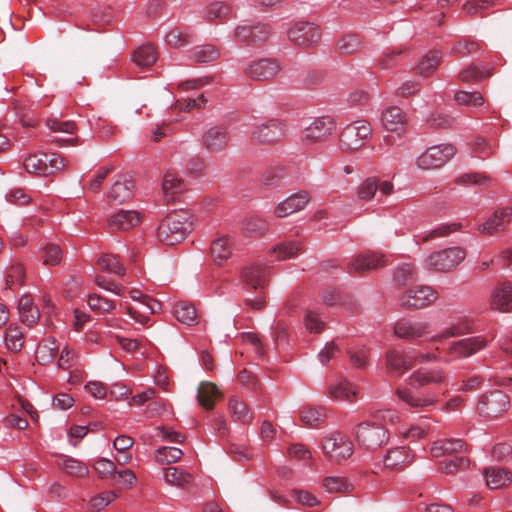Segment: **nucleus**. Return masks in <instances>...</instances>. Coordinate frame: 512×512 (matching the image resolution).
<instances>
[{"label": "nucleus", "mask_w": 512, "mask_h": 512, "mask_svg": "<svg viewBox=\"0 0 512 512\" xmlns=\"http://www.w3.org/2000/svg\"><path fill=\"white\" fill-rule=\"evenodd\" d=\"M193 227V218L188 211H174L169 213L159 224L157 237L166 245H174L183 241Z\"/></svg>", "instance_id": "f257e3e1"}, {"label": "nucleus", "mask_w": 512, "mask_h": 512, "mask_svg": "<svg viewBox=\"0 0 512 512\" xmlns=\"http://www.w3.org/2000/svg\"><path fill=\"white\" fill-rule=\"evenodd\" d=\"M355 436L359 446L367 451H375L389 440V432L384 426L370 422L358 424Z\"/></svg>", "instance_id": "f03ea898"}, {"label": "nucleus", "mask_w": 512, "mask_h": 512, "mask_svg": "<svg viewBox=\"0 0 512 512\" xmlns=\"http://www.w3.org/2000/svg\"><path fill=\"white\" fill-rule=\"evenodd\" d=\"M465 250L460 247H449L432 252L425 260V267L435 272H449L455 269L464 259Z\"/></svg>", "instance_id": "7ed1b4c3"}, {"label": "nucleus", "mask_w": 512, "mask_h": 512, "mask_svg": "<svg viewBox=\"0 0 512 512\" xmlns=\"http://www.w3.org/2000/svg\"><path fill=\"white\" fill-rule=\"evenodd\" d=\"M23 166L28 173L48 176L65 167L64 159L56 153H38L25 158Z\"/></svg>", "instance_id": "20e7f679"}, {"label": "nucleus", "mask_w": 512, "mask_h": 512, "mask_svg": "<svg viewBox=\"0 0 512 512\" xmlns=\"http://www.w3.org/2000/svg\"><path fill=\"white\" fill-rule=\"evenodd\" d=\"M322 450L329 461L336 463L350 458L354 451L352 441L339 431L324 437Z\"/></svg>", "instance_id": "39448f33"}, {"label": "nucleus", "mask_w": 512, "mask_h": 512, "mask_svg": "<svg viewBox=\"0 0 512 512\" xmlns=\"http://www.w3.org/2000/svg\"><path fill=\"white\" fill-rule=\"evenodd\" d=\"M488 341L484 336L477 335L453 341L446 349L445 363L469 358L487 347Z\"/></svg>", "instance_id": "423d86ee"}, {"label": "nucleus", "mask_w": 512, "mask_h": 512, "mask_svg": "<svg viewBox=\"0 0 512 512\" xmlns=\"http://www.w3.org/2000/svg\"><path fill=\"white\" fill-rule=\"evenodd\" d=\"M456 153L452 144H440L427 148L416 158V165L422 170L438 169L447 163Z\"/></svg>", "instance_id": "0eeeda50"}, {"label": "nucleus", "mask_w": 512, "mask_h": 512, "mask_svg": "<svg viewBox=\"0 0 512 512\" xmlns=\"http://www.w3.org/2000/svg\"><path fill=\"white\" fill-rule=\"evenodd\" d=\"M510 399L501 390L491 391L482 395L477 404V412L480 416L493 419L508 410Z\"/></svg>", "instance_id": "6e6552de"}, {"label": "nucleus", "mask_w": 512, "mask_h": 512, "mask_svg": "<svg viewBox=\"0 0 512 512\" xmlns=\"http://www.w3.org/2000/svg\"><path fill=\"white\" fill-rule=\"evenodd\" d=\"M291 43L299 47H312L321 39V30L312 22L300 21L292 24L287 31Z\"/></svg>", "instance_id": "1a4fd4ad"}, {"label": "nucleus", "mask_w": 512, "mask_h": 512, "mask_svg": "<svg viewBox=\"0 0 512 512\" xmlns=\"http://www.w3.org/2000/svg\"><path fill=\"white\" fill-rule=\"evenodd\" d=\"M372 127L366 120H358L346 125L340 135L341 147L345 150H357L371 135Z\"/></svg>", "instance_id": "9d476101"}, {"label": "nucleus", "mask_w": 512, "mask_h": 512, "mask_svg": "<svg viewBox=\"0 0 512 512\" xmlns=\"http://www.w3.org/2000/svg\"><path fill=\"white\" fill-rule=\"evenodd\" d=\"M438 293L430 286H417L407 290L400 298V305L409 309H421L434 303Z\"/></svg>", "instance_id": "9b49d317"}, {"label": "nucleus", "mask_w": 512, "mask_h": 512, "mask_svg": "<svg viewBox=\"0 0 512 512\" xmlns=\"http://www.w3.org/2000/svg\"><path fill=\"white\" fill-rule=\"evenodd\" d=\"M387 262V256L381 251H365L350 261L348 272L352 274L377 270L386 266Z\"/></svg>", "instance_id": "f8f14e48"}, {"label": "nucleus", "mask_w": 512, "mask_h": 512, "mask_svg": "<svg viewBox=\"0 0 512 512\" xmlns=\"http://www.w3.org/2000/svg\"><path fill=\"white\" fill-rule=\"evenodd\" d=\"M336 130V123L333 118L323 116L315 119L308 127L305 128L302 140L306 144L325 141Z\"/></svg>", "instance_id": "ddd939ff"}, {"label": "nucleus", "mask_w": 512, "mask_h": 512, "mask_svg": "<svg viewBox=\"0 0 512 512\" xmlns=\"http://www.w3.org/2000/svg\"><path fill=\"white\" fill-rule=\"evenodd\" d=\"M416 363V357L397 349H391L386 353V369L391 377L400 378L411 370Z\"/></svg>", "instance_id": "4468645a"}, {"label": "nucleus", "mask_w": 512, "mask_h": 512, "mask_svg": "<svg viewBox=\"0 0 512 512\" xmlns=\"http://www.w3.org/2000/svg\"><path fill=\"white\" fill-rule=\"evenodd\" d=\"M409 383L414 387L443 386L447 383V375L443 368L418 369L409 376Z\"/></svg>", "instance_id": "2eb2a0df"}, {"label": "nucleus", "mask_w": 512, "mask_h": 512, "mask_svg": "<svg viewBox=\"0 0 512 512\" xmlns=\"http://www.w3.org/2000/svg\"><path fill=\"white\" fill-rule=\"evenodd\" d=\"M247 77L265 81L274 78L280 71V65L275 59L264 58L251 62L245 67Z\"/></svg>", "instance_id": "dca6fc26"}, {"label": "nucleus", "mask_w": 512, "mask_h": 512, "mask_svg": "<svg viewBox=\"0 0 512 512\" xmlns=\"http://www.w3.org/2000/svg\"><path fill=\"white\" fill-rule=\"evenodd\" d=\"M286 134L285 125L278 120H270L265 124L256 126L252 132V139L262 144H273L280 141Z\"/></svg>", "instance_id": "f3484780"}, {"label": "nucleus", "mask_w": 512, "mask_h": 512, "mask_svg": "<svg viewBox=\"0 0 512 512\" xmlns=\"http://www.w3.org/2000/svg\"><path fill=\"white\" fill-rule=\"evenodd\" d=\"M230 141L226 127L215 125L207 129L202 136L204 148L211 153H219L228 147Z\"/></svg>", "instance_id": "a211bd4d"}, {"label": "nucleus", "mask_w": 512, "mask_h": 512, "mask_svg": "<svg viewBox=\"0 0 512 512\" xmlns=\"http://www.w3.org/2000/svg\"><path fill=\"white\" fill-rule=\"evenodd\" d=\"M430 332V324L427 322L401 319L394 326V333L397 337L409 341L416 340Z\"/></svg>", "instance_id": "6ab92c4d"}, {"label": "nucleus", "mask_w": 512, "mask_h": 512, "mask_svg": "<svg viewBox=\"0 0 512 512\" xmlns=\"http://www.w3.org/2000/svg\"><path fill=\"white\" fill-rule=\"evenodd\" d=\"M270 33L271 30L268 24L243 25L236 29L237 39L247 45L264 43L269 38Z\"/></svg>", "instance_id": "aec40b11"}, {"label": "nucleus", "mask_w": 512, "mask_h": 512, "mask_svg": "<svg viewBox=\"0 0 512 512\" xmlns=\"http://www.w3.org/2000/svg\"><path fill=\"white\" fill-rule=\"evenodd\" d=\"M134 182L128 175L117 176L108 192V200L112 203L123 204L134 195Z\"/></svg>", "instance_id": "412c9836"}, {"label": "nucleus", "mask_w": 512, "mask_h": 512, "mask_svg": "<svg viewBox=\"0 0 512 512\" xmlns=\"http://www.w3.org/2000/svg\"><path fill=\"white\" fill-rule=\"evenodd\" d=\"M310 199L311 197L309 193L307 191L301 190L280 202L275 208V213L280 218L289 216L304 209L310 202Z\"/></svg>", "instance_id": "4be33fe9"}, {"label": "nucleus", "mask_w": 512, "mask_h": 512, "mask_svg": "<svg viewBox=\"0 0 512 512\" xmlns=\"http://www.w3.org/2000/svg\"><path fill=\"white\" fill-rule=\"evenodd\" d=\"M512 220V208L497 209L480 227L481 233L493 235L505 230Z\"/></svg>", "instance_id": "5701e85b"}, {"label": "nucleus", "mask_w": 512, "mask_h": 512, "mask_svg": "<svg viewBox=\"0 0 512 512\" xmlns=\"http://www.w3.org/2000/svg\"><path fill=\"white\" fill-rule=\"evenodd\" d=\"M381 122L386 130L398 134L403 133L407 126L406 114L396 106L388 107L382 112Z\"/></svg>", "instance_id": "b1692460"}, {"label": "nucleus", "mask_w": 512, "mask_h": 512, "mask_svg": "<svg viewBox=\"0 0 512 512\" xmlns=\"http://www.w3.org/2000/svg\"><path fill=\"white\" fill-rule=\"evenodd\" d=\"M141 221V215L135 210H119L108 220V227L111 231L129 230Z\"/></svg>", "instance_id": "393cba45"}, {"label": "nucleus", "mask_w": 512, "mask_h": 512, "mask_svg": "<svg viewBox=\"0 0 512 512\" xmlns=\"http://www.w3.org/2000/svg\"><path fill=\"white\" fill-rule=\"evenodd\" d=\"M398 398L411 408H424L434 405L437 402V396L434 393L415 395L406 387H399L396 390Z\"/></svg>", "instance_id": "a878e982"}, {"label": "nucleus", "mask_w": 512, "mask_h": 512, "mask_svg": "<svg viewBox=\"0 0 512 512\" xmlns=\"http://www.w3.org/2000/svg\"><path fill=\"white\" fill-rule=\"evenodd\" d=\"M491 306L500 312L512 310V282H504L495 288L492 294Z\"/></svg>", "instance_id": "bb28decb"}, {"label": "nucleus", "mask_w": 512, "mask_h": 512, "mask_svg": "<svg viewBox=\"0 0 512 512\" xmlns=\"http://www.w3.org/2000/svg\"><path fill=\"white\" fill-rule=\"evenodd\" d=\"M413 454H411L409 448L406 447H395L388 450L384 456V466L391 469H402L407 464L413 461Z\"/></svg>", "instance_id": "cd10ccee"}, {"label": "nucleus", "mask_w": 512, "mask_h": 512, "mask_svg": "<svg viewBox=\"0 0 512 512\" xmlns=\"http://www.w3.org/2000/svg\"><path fill=\"white\" fill-rule=\"evenodd\" d=\"M233 241L228 236H222L212 241L210 253L214 262L222 265L232 255Z\"/></svg>", "instance_id": "c85d7f7f"}, {"label": "nucleus", "mask_w": 512, "mask_h": 512, "mask_svg": "<svg viewBox=\"0 0 512 512\" xmlns=\"http://www.w3.org/2000/svg\"><path fill=\"white\" fill-rule=\"evenodd\" d=\"M486 484L490 489H499L512 481V473L502 467H490L484 471Z\"/></svg>", "instance_id": "c756f323"}, {"label": "nucleus", "mask_w": 512, "mask_h": 512, "mask_svg": "<svg viewBox=\"0 0 512 512\" xmlns=\"http://www.w3.org/2000/svg\"><path fill=\"white\" fill-rule=\"evenodd\" d=\"M466 444L461 439H442L435 441L431 447V455L439 458L456 452L465 450Z\"/></svg>", "instance_id": "7c9ffc66"}, {"label": "nucleus", "mask_w": 512, "mask_h": 512, "mask_svg": "<svg viewBox=\"0 0 512 512\" xmlns=\"http://www.w3.org/2000/svg\"><path fill=\"white\" fill-rule=\"evenodd\" d=\"M221 393L218 387L212 382H202L198 388L197 401L207 410H212L215 406V399L220 398Z\"/></svg>", "instance_id": "2f4dec72"}, {"label": "nucleus", "mask_w": 512, "mask_h": 512, "mask_svg": "<svg viewBox=\"0 0 512 512\" xmlns=\"http://www.w3.org/2000/svg\"><path fill=\"white\" fill-rule=\"evenodd\" d=\"M336 50L341 55H352L359 52L363 46V39L355 33L342 35L336 41Z\"/></svg>", "instance_id": "473e14b6"}, {"label": "nucleus", "mask_w": 512, "mask_h": 512, "mask_svg": "<svg viewBox=\"0 0 512 512\" xmlns=\"http://www.w3.org/2000/svg\"><path fill=\"white\" fill-rule=\"evenodd\" d=\"M18 311L21 321L27 326L35 324L40 317L38 308L34 306L32 298L28 295H23L19 299Z\"/></svg>", "instance_id": "72a5a7b5"}, {"label": "nucleus", "mask_w": 512, "mask_h": 512, "mask_svg": "<svg viewBox=\"0 0 512 512\" xmlns=\"http://www.w3.org/2000/svg\"><path fill=\"white\" fill-rule=\"evenodd\" d=\"M266 277V267L259 264L247 266L242 271V280L253 289L264 286Z\"/></svg>", "instance_id": "f704fd0d"}, {"label": "nucleus", "mask_w": 512, "mask_h": 512, "mask_svg": "<svg viewBox=\"0 0 512 512\" xmlns=\"http://www.w3.org/2000/svg\"><path fill=\"white\" fill-rule=\"evenodd\" d=\"M493 67L489 65L477 66V65H469L465 69L459 72L458 78L460 81L468 83V82H477L482 79L488 78L493 75Z\"/></svg>", "instance_id": "c9c22d12"}, {"label": "nucleus", "mask_w": 512, "mask_h": 512, "mask_svg": "<svg viewBox=\"0 0 512 512\" xmlns=\"http://www.w3.org/2000/svg\"><path fill=\"white\" fill-rule=\"evenodd\" d=\"M229 411L234 421L242 424H250L252 422L253 416L250 413L247 404L238 397L230 398Z\"/></svg>", "instance_id": "e433bc0d"}, {"label": "nucleus", "mask_w": 512, "mask_h": 512, "mask_svg": "<svg viewBox=\"0 0 512 512\" xmlns=\"http://www.w3.org/2000/svg\"><path fill=\"white\" fill-rule=\"evenodd\" d=\"M133 62L139 67L152 66L157 60V52L153 45L138 47L132 54Z\"/></svg>", "instance_id": "4c0bfd02"}, {"label": "nucleus", "mask_w": 512, "mask_h": 512, "mask_svg": "<svg viewBox=\"0 0 512 512\" xmlns=\"http://www.w3.org/2000/svg\"><path fill=\"white\" fill-rule=\"evenodd\" d=\"M192 475L178 467H168L164 469V480L167 484L177 487H184L191 483Z\"/></svg>", "instance_id": "58836bf2"}, {"label": "nucleus", "mask_w": 512, "mask_h": 512, "mask_svg": "<svg viewBox=\"0 0 512 512\" xmlns=\"http://www.w3.org/2000/svg\"><path fill=\"white\" fill-rule=\"evenodd\" d=\"M174 316L175 318L188 326H193L197 324V312L195 307L187 302H180L174 306Z\"/></svg>", "instance_id": "ea45409f"}, {"label": "nucleus", "mask_w": 512, "mask_h": 512, "mask_svg": "<svg viewBox=\"0 0 512 512\" xmlns=\"http://www.w3.org/2000/svg\"><path fill=\"white\" fill-rule=\"evenodd\" d=\"M471 331V324L468 320L462 319L453 323L450 327L431 338L432 342H440L443 339L457 337Z\"/></svg>", "instance_id": "a19ab883"}, {"label": "nucleus", "mask_w": 512, "mask_h": 512, "mask_svg": "<svg viewBox=\"0 0 512 512\" xmlns=\"http://www.w3.org/2000/svg\"><path fill=\"white\" fill-rule=\"evenodd\" d=\"M99 267L108 273H112L114 275L123 277L125 275L126 269L124 265L120 262L117 255L113 254H103L98 259Z\"/></svg>", "instance_id": "79ce46f5"}, {"label": "nucleus", "mask_w": 512, "mask_h": 512, "mask_svg": "<svg viewBox=\"0 0 512 512\" xmlns=\"http://www.w3.org/2000/svg\"><path fill=\"white\" fill-rule=\"evenodd\" d=\"M59 353V347L56 345L54 338L46 339L39 345L36 351V358L39 363L47 364L52 362Z\"/></svg>", "instance_id": "37998d69"}, {"label": "nucleus", "mask_w": 512, "mask_h": 512, "mask_svg": "<svg viewBox=\"0 0 512 512\" xmlns=\"http://www.w3.org/2000/svg\"><path fill=\"white\" fill-rule=\"evenodd\" d=\"M184 183L177 173L168 171L165 173L162 182V190L167 198H172L175 194L182 192Z\"/></svg>", "instance_id": "c03bdc74"}, {"label": "nucleus", "mask_w": 512, "mask_h": 512, "mask_svg": "<svg viewBox=\"0 0 512 512\" xmlns=\"http://www.w3.org/2000/svg\"><path fill=\"white\" fill-rule=\"evenodd\" d=\"M301 245L297 241H285L277 244L272 249V255L279 261L290 259L298 255Z\"/></svg>", "instance_id": "a18cd8bd"}, {"label": "nucleus", "mask_w": 512, "mask_h": 512, "mask_svg": "<svg viewBox=\"0 0 512 512\" xmlns=\"http://www.w3.org/2000/svg\"><path fill=\"white\" fill-rule=\"evenodd\" d=\"M220 56L218 49L211 44L199 45L193 48L192 58L198 63H210Z\"/></svg>", "instance_id": "49530a36"}, {"label": "nucleus", "mask_w": 512, "mask_h": 512, "mask_svg": "<svg viewBox=\"0 0 512 512\" xmlns=\"http://www.w3.org/2000/svg\"><path fill=\"white\" fill-rule=\"evenodd\" d=\"M326 419L324 407H308L301 411V420L309 427H317Z\"/></svg>", "instance_id": "de8ad7c7"}, {"label": "nucleus", "mask_w": 512, "mask_h": 512, "mask_svg": "<svg viewBox=\"0 0 512 512\" xmlns=\"http://www.w3.org/2000/svg\"><path fill=\"white\" fill-rule=\"evenodd\" d=\"M25 271L21 264H13L6 270L5 285L7 289H14L24 283Z\"/></svg>", "instance_id": "09e8293b"}, {"label": "nucleus", "mask_w": 512, "mask_h": 512, "mask_svg": "<svg viewBox=\"0 0 512 512\" xmlns=\"http://www.w3.org/2000/svg\"><path fill=\"white\" fill-rule=\"evenodd\" d=\"M182 455L183 452L179 448L162 446L156 450L155 460L161 465H168L176 463L182 457Z\"/></svg>", "instance_id": "8fccbe9b"}, {"label": "nucleus", "mask_w": 512, "mask_h": 512, "mask_svg": "<svg viewBox=\"0 0 512 512\" xmlns=\"http://www.w3.org/2000/svg\"><path fill=\"white\" fill-rule=\"evenodd\" d=\"M88 305L93 311L99 313H109L116 308L114 301L96 293L89 295Z\"/></svg>", "instance_id": "3c124183"}, {"label": "nucleus", "mask_w": 512, "mask_h": 512, "mask_svg": "<svg viewBox=\"0 0 512 512\" xmlns=\"http://www.w3.org/2000/svg\"><path fill=\"white\" fill-rule=\"evenodd\" d=\"M62 468L66 474L74 477H85L89 473L88 466L72 457H66L63 460Z\"/></svg>", "instance_id": "603ef678"}, {"label": "nucleus", "mask_w": 512, "mask_h": 512, "mask_svg": "<svg viewBox=\"0 0 512 512\" xmlns=\"http://www.w3.org/2000/svg\"><path fill=\"white\" fill-rule=\"evenodd\" d=\"M378 191V179L368 177L357 188V196L361 200H371Z\"/></svg>", "instance_id": "864d4df0"}, {"label": "nucleus", "mask_w": 512, "mask_h": 512, "mask_svg": "<svg viewBox=\"0 0 512 512\" xmlns=\"http://www.w3.org/2000/svg\"><path fill=\"white\" fill-rule=\"evenodd\" d=\"M454 99L458 104L468 105L472 107H478L483 105L484 98L479 92H467V91H457L454 95Z\"/></svg>", "instance_id": "5fc2aeb1"}, {"label": "nucleus", "mask_w": 512, "mask_h": 512, "mask_svg": "<svg viewBox=\"0 0 512 512\" xmlns=\"http://www.w3.org/2000/svg\"><path fill=\"white\" fill-rule=\"evenodd\" d=\"M330 394L334 399L348 400L356 395V390L350 382L342 380L338 384L331 386Z\"/></svg>", "instance_id": "6e6d98bb"}, {"label": "nucleus", "mask_w": 512, "mask_h": 512, "mask_svg": "<svg viewBox=\"0 0 512 512\" xmlns=\"http://www.w3.org/2000/svg\"><path fill=\"white\" fill-rule=\"evenodd\" d=\"M441 56L438 52H431L418 64V73L422 76L430 75L440 64Z\"/></svg>", "instance_id": "4d7b16f0"}, {"label": "nucleus", "mask_w": 512, "mask_h": 512, "mask_svg": "<svg viewBox=\"0 0 512 512\" xmlns=\"http://www.w3.org/2000/svg\"><path fill=\"white\" fill-rule=\"evenodd\" d=\"M454 182L457 185H487L491 182V179L484 173L471 172L459 175L458 177L455 178Z\"/></svg>", "instance_id": "13d9d810"}, {"label": "nucleus", "mask_w": 512, "mask_h": 512, "mask_svg": "<svg viewBox=\"0 0 512 512\" xmlns=\"http://www.w3.org/2000/svg\"><path fill=\"white\" fill-rule=\"evenodd\" d=\"M470 461L465 456H455L442 462V469L446 474H455L469 467Z\"/></svg>", "instance_id": "bf43d9fd"}, {"label": "nucleus", "mask_w": 512, "mask_h": 512, "mask_svg": "<svg viewBox=\"0 0 512 512\" xmlns=\"http://www.w3.org/2000/svg\"><path fill=\"white\" fill-rule=\"evenodd\" d=\"M129 296L131 299L141 302L149 310V314H154L161 310L162 305L159 301L148 295L142 294L137 289H132L129 292Z\"/></svg>", "instance_id": "052dcab7"}, {"label": "nucleus", "mask_w": 512, "mask_h": 512, "mask_svg": "<svg viewBox=\"0 0 512 512\" xmlns=\"http://www.w3.org/2000/svg\"><path fill=\"white\" fill-rule=\"evenodd\" d=\"M46 126L53 132L74 134L76 131V124L73 121L61 120L56 117L48 118L46 120Z\"/></svg>", "instance_id": "680f3d73"}, {"label": "nucleus", "mask_w": 512, "mask_h": 512, "mask_svg": "<svg viewBox=\"0 0 512 512\" xmlns=\"http://www.w3.org/2000/svg\"><path fill=\"white\" fill-rule=\"evenodd\" d=\"M496 144L492 143L481 136H477L472 145V150L481 158H488L494 154Z\"/></svg>", "instance_id": "e2e57ef3"}, {"label": "nucleus", "mask_w": 512, "mask_h": 512, "mask_svg": "<svg viewBox=\"0 0 512 512\" xmlns=\"http://www.w3.org/2000/svg\"><path fill=\"white\" fill-rule=\"evenodd\" d=\"M165 41L172 47H181L191 42V35L178 28L171 29L165 36Z\"/></svg>", "instance_id": "0e129e2a"}, {"label": "nucleus", "mask_w": 512, "mask_h": 512, "mask_svg": "<svg viewBox=\"0 0 512 512\" xmlns=\"http://www.w3.org/2000/svg\"><path fill=\"white\" fill-rule=\"evenodd\" d=\"M62 260L61 248L53 243L47 244L43 249V264L57 266Z\"/></svg>", "instance_id": "69168bd1"}, {"label": "nucleus", "mask_w": 512, "mask_h": 512, "mask_svg": "<svg viewBox=\"0 0 512 512\" xmlns=\"http://www.w3.org/2000/svg\"><path fill=\"white\" fill-rule=\"evenodd\" d=\"M415 269L411 264H402L394 272V281L399 286H405L414 279Z\"/></svg>", "instance_id": "338daca9"}, {"label": "nucleus", "mask_w": 512, "mask_h": 512, "mask_svg": "<svg viewBox=\"0 0 512 512\" xmlns=\"http://www.w3.org/2000/svg\"><path fill=\"white\" fill-rule=\"evenodd\" d=\"M478 50L479 44L476 41L463 39L459 40L452 46L451 53L460 57H465L471 53L477 52Z\"/></svg>", "instance_id": "774afa93"}]
</instances>
